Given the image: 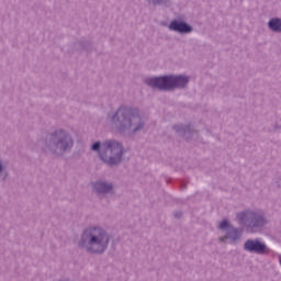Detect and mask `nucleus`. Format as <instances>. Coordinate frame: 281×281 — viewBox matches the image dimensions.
<instances>
[{
    "instance_id": "nucleus-1",
    "label": "nucleus",
    "mask_w": 281,
    "mask_h": 281,
    "mask_svg": "<svg viewBox=\"0 0 281 281\" xmlns=\"http://www.w3.org/2000/svg\"><path fill=\"white\" fill-rule=\"evenodd\" d=\"M188 82H190V79L183 76H165L146 79L148 87L159 89L160 91H170V89L186 87Z\"/></svg>"
},
{
    "instance_id": "nucleus-2",
    "label": "nucleus",
    "mask_w": 281,
    "mask_h": 281,
    "mask_svg": "<svg viewBox=\"0 0 281 281\" xmlns=\"http://www.w3.org/2000/svg\"><path fill=\"white\" fill-rule=\"evenodd\" d=\"M122 155H124L122 145L115 140H108L103 144L100 157L109 166H115L122 161Z\"/></svg>"
},
{
    "instance_id": "nucleus-3",
    "label": "nucleus",
    "mask_w": 281,
    "mask_h": 281,
    "mask_svg": "<svg viewBox=\"0 0 281 281\" xmlns=\"http://www.w3.org/2000/svg\"><path fill=\"white\" fill-rule=\"evenodd\" d=\"M90 234L89 251L92 254H102L109 247V235L102 228H92L85 232V236Z\"/></svg>"
},
{
    "instance_id": "nucleus-4",
    "label": "nucleus",
    "mask_w": 281,
    "mask_h": 281,
    "mask_svg": "<svg viewBox=\"0 0 281 281\" xmlns=\"http://www.w3.org/2000/svg\"><path fill=\"white\" fill-rule=\"evenodd\" d=\"M122 120L124 128H133L134 131H139L142 128V116L137 113V110L128 109V108H121L115 113L113 120Z\"/></svg>"
},
{
    "instance_id": "nucleus-5",
    "label": "nucleus",
    "mask_w": 281,
    "mask_h": 281,
    "mask_svg": "<svg viewBox=\"0 0 281 281\" xmlns=\"http://www.w3.org/2000/svg\"><path fill=\"white\" fill-rule=\"evenodd\" d=\"M249 220L252 221V227H262V225H265V217H262V215L257 216L251 212H243L237 214L239 225H243V223Z\"/></svg>"
},
{
    "instance_id": "nucleus-6",
    "label": "nucleus",
    "mask_w": 281,
    "mask_h": 281,
    "mask_svg": "<svg viewBox=\"0 0 281 281\" xmlns=\"http://www.w3.org/2000/svg\"><path fill=\"white\" fill-rule=\"evenodd\" d=\"M245 249L247 251H255L256 254H267L268 249H267V245H265V243H261L260 240L256 239H248L245 243Z\"/></svg>"
},
{
    "instance_id": "nucleus-7",
    "label": "nucleus",
    "mask_w": 281,
    "mask_h": 281,
    "mask_svg": "<svg viewBox=\"0 0 281 281\" xmlns=\"http://www.w3.org/2000/svg\"><path fill=\"white\" fill-rule=\"evenodd\" d=\"M57 137H63L59 143L61 144V150H69L74 146V142L70 139L65 132L59 131L56 133Z\"/></svg>"
},
{
    "instance_id": "nucleus-8",
    "label": "nucleus",
    "mask_w": 281,
    "mask_h": 281,
    "mask_svg": "<svg viewBox=\"0 0 281 281\" xmlns=\"http://www.w3.org/2000/svg\"><path fill=\"white\" fill-rule=\"evenodd\" d=\"M169 27L175 32H182V33L192 32V27L183 22L173 21L170 23Z\"/></svg>"
},
{
    "instance_id": "nucleus-9",
    "label": "nucleus",
    "mask_w": 281,
    "mask_h": 281,
    "mask_svg": "<svg viewBox=\"0 0 281 281\" xmlns=\"http://www.w3.org/2000/svg\"><path fill=\"white\" fill-rule=\"evenodd\" d=\"M113 187L111 184H106L105 182H97L94 184V190L98 194H106V192H111Z\"/></svg>"
},
{
    "instance_id": "nucleus-10",
    "label": "nucleus",
    "mask_w": 281,
    "mask_h": 281,
    "mask_svg": "<svg viewBox=\"0 0 281 281\" xmlns=\"http://www.w3.org/2000/svg\"><path fill=\"white\" fill-rule=\"evenodd\" d=\"M269 27L273 32H281V20L280 19L270 20Z\"/></svg>"
},
{
    "instance_id": "nucleus-11",
    "label": "nucleus",
    "mask_w": 281,
    "mask_h": 281,
    "mask_svg": "<svg viewBox=\"0 0 281 281\" xmlns=\"http://www.w3.org/2000/svg\"><path fill=\"white\" fill-rule=\"evenodd\" d=\"M229 227V222H227V220H223L220 223V229H227Z\"/></svg>"
},
{
    "instance_id": "nucleus-12",
    "label": "nucleus",
    "mask_w": 281,
    "mask_h": 281,
    "mask_svg": "<svg viewBox=\"0 0 281 281\" xmlns=\"http://www.w3.org/2000/svg\"><path fill=\"white\" fill-rule=\"evenodd\" d=\"M92 150H100V143H94L92 145Z\"/></svg>"
},
{
    "instance_id": "nucleus-13",
    "label": "nucleus",
    "mask_w": 281,
    "mask_h": 281,
    "mask_svg": "<svg viewBox=\"0 0 281 281\" xmlns=\"http://www.w3.org/2000/svg\"><path fill=\"white\" fill-rule=\"evenodd\" d=\"M0 172H3V166H1V162H0Z\"/></svg>"
},
{
    "instance_id": "nucleus-14",
    "label": "nucleus",
    "mask_w": 281,
    "mask_h": 281,
    "mask_svg": "<svg viewBox=\"0 0 281 281\" xmlns=\"http://www.w3.org/2000/svg\"><path fill=\"white\" fill-rule=\"evenodd\" d=\"M234 232H235V234H237V233H238V231H236V229H235Z\"/></svg>"
},
{
    "instance_id": "nucleus-15",
    "label": "nucleus",
    "mask_w": 281,
    "mask_h": 281,
    "mask_svg": "<svg viewBox=\"0 0 281 281\" xmlns=\"http://www.w3.org/2000/svg\"><path fill=\"white\" fill-rule=\"evenodd\" d=\"M250 232H256V231H254V229H250Z\"/></svg>"
},
{
    "instance_id": "nucleus-16",
    "label": "nucleus",
    "mask_w": 281,
    "mask_h": 281,
    "mask_svg": "<svg viewBox=\"0 0 281 281\" xmlns=\"http://www.w3.org/2000/svg\"><path fill=\"white\" fill-rule=\"evenodd\" d=\"M221 240H225V238H221Z\"/></svg>"
}]
</instances>
